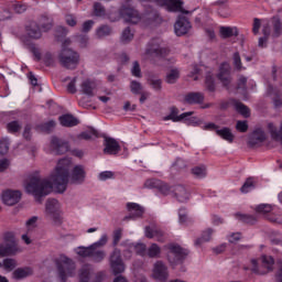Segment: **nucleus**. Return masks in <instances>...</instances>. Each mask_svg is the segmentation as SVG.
<instances>
[{
	"label": "nucleus",
	"mask_w": 282,
	"mask_h": 282,
	"mask_svg": "<svg viewBox=\"0 0 282 282\" xmlns=\"http://www.w3.org/2000/svg\"><path fill=\"white\" fill-rule=\"evenodd\" d=\"M72 166V160L62 159L58 161L55 172L51 175V181L47 178H41L33 176L25 184L26 193L34 195L36 202L41 204L43 197L55 187L57 193H65L67 191V184L69 182V169Z\"/></svg>",
	"instance_id": "1"
},
{
	"label": "nucleus",
	"mask_w": 282,
	"mask_h": 282,
	"mask_svg": "<svg viewBox=\"0 0 282 282\" xmlns=\"http://www.w3.org/2000/svg\"><path fill=\"white\" fill-rule=\"evenodd\" d=\"M52 28H54L52 19L43 15L40 22L31 21L26 23L24 30L28 39L39 41L40 39H43V32H50Z\"/></svg>",
	"instance_id": "2"
},
{
	"label": "nucleus",
	"mask_w": 282,
	"mask_h": 282,
	"mask_svg": "<svg viewBox=\"0 0 282 282\" xmlns=\"http://www.w3.org/2000/svg\"><path fill=\"white\" fill-rule=\"evenodd\" d=\"M69 41H65L58 54L59 65L65 69H76L80 65V54L69 47Z\"/></svg>",
	"instance_id": "3"
},
{
	"label": "nucleus",
	"mask_w": 282,
	"mask_h": 282,
	"mask_svg": "<svg viewBox=\"0 0 282 282\" xmlns=\"http://www.w3.org/2000/svg\"><path fill=\"white\" fill-rule=\"evenodd\" d=\"M55 263L62 282H67V276H74L76 272V263H74V260L65 256H61Z\"/></svg>",
	"instance_id": "4"
},
{
	"label": "nucleus",
	"mask_w": 282,
	"mask_h": 282,
	"mask_svg": "<svg viewBox=\"0 0 282 282\" xmlns=\"http://www.w3.org/2000/svg\"><path fill=\"white\" fill-rule=\"evenodd\" d=\"M166 249L169 250L167 261L173 268L184 263V260L188 257V250L177 243H170Z\"/></svg>",
	"instance_id": "5"
},
{
	"label": "nucleus",
	"mask_w": 282,
	"mask_h": 282,
	"mask_svg": "<svg viewBox=\"0 0 282 282\" xmlns=\"http://www.w3.org/2000/svg\"><path fill=\"white\" fill-rule=\"evenodd\" d=\"M144 56L147 58H164L169 56V50L162 47V40L160 37H154L147 44Z\"/></svg>",
	"instance_id": "6"
},
{
	"label": "nucleus",
	"mask_w": 282,
	"mask_h": 282,
	"mask_svg": "<svg viewBox=\"0 0 282 282\" xmlns=\"http://www.w3.org/2000/svg\"><path fill=\"white\" fill-rule=\"evenodd\" d=\"M274 268V258L271 256L262 257V265L259 267L257 259L251 260V268H245V270H251L253 274H268V272H272Z\"/></svg>",
	"instance_id": "7"
},
{
	"label": "nucleus",
	"mask_w": 282,
	"mask_h": 282,
	"mask_svg": "<svg viewBox=\"0 0 282 282\" xmlns=\"http://www.w3.org/2000/svg\"><path fill=\"white\" fill-rule=\"evenodd\" d=\"M107 241H109V238L107 235H102L101 238L93 243V249L90 251V259L95 261V263H100L105 260L106 253L104 250H100V248H104V246H107Z\"/></svg>",
	"instance_id": "8"
},
{
	"label": "nucleus",
	"mask_w": 282,
	"mask_h": 282,
	"mask_svg": "<svg viewBox=\"0 0 282 282\" xmlns=\"http://www.w3.org/2000/svg\"><path fill=\"white\" fill-rule=\"evenodd\" d=\"M156 4H159L160 8H164L167 12L188 14V11L184 9L183 0H156Z\"/></svg>",
	"instance_id": "9"
},
{
	"label": "nucleus",
	"mask_w": 282,
	"mask_h": 282,
	"mask_svg": "<svg viewBox=\"0 0 282 282\" xmlns=\"http://www.w3.org/2000/svg\"><path fill=\"white\" fill-rule=\"evenodd\" d=\"M148 188H156L161 195H171L173 194V186L169 185L164 181L158 178H151L145 182Z\"/></svg>",
	"instance_id": "10"
},
{
	"label": "nucleus",
	"mask_w": 282,
	"mask_h": 282,
	"mask_svg": "<svg viewBox=\"0 0 282 282\" xmlns=\"http://www.w3.org/2000/svg\"><path fill=\"white\" fill-rule=\"evenodd\" d=\"M110 267L113 274H122L124 272V262H122V256L120 250L115 249L110 256Z\"/></svg>",
	"instance_id": "11"
},
{
	"label": "nucleus",
	"mask_w": 282,
	"mask_h": 282,
	"mask_svg": "<svg viewBox=\"0 0 282 282\" xmlns=\"http://www.w3.org/2000/svg\"><path fill=\"white\" fill-rule=\"evenodd\" d=\"M45 209L47 215L51 216L55 224H61V214L58 213V200L55 198H48L46 200Z\"/></svg>",
	"instance_id": "12"
},
{
	"label": "nucleus",
	"mask_w": 282,
	"mask_h": 282,
	"mask_svg": "<svg viewBox=\"0 0 282 282\" xmlns=\"http://www.w3.org/2000/svg\"><path fill=\"white\" fill-rule=\"evenodd\" d=\"M121 17L124 18V21H127V23H140L142 15H140V12H138V10L131 8V7H122L121 8Z\"/></svg>",
	"instance_id": "13"
},
{
	"label": "nucleus",
	"mask_w": 282,
	"mask_h": 282,
	"mask_svg": "<svg viewBox=\"0 0 282 282\" xmlns=\"http://www.w3.org/2000/svg\"><path fill=\"white\" fill-rule=\"evenodd\" d=\"M51 149L56 153V155H64L69 151V143L59 139L58 137H52L51 139Z\"/></svg>",
	"instance_id": "14"
},
{
	"label": "nucleus",
	"mask_w": 282,
	"mask_h": 282,
	"mask_svg": "<svg viewBox=\"0 0 282 282\" xmlns=\"http://www.w3.org/2000/svg\"><path fill=\"white\" fill-rule=\"evenodd\" d=\"M191 21L186 17H178L177 21L174 24V31L176 36H184L191 31Z\"/></svg>",
	"instance_id": "15"
},
{
	"label": "nucleus",
	"mask_w": 282,
	"mask_h": 282,
	"mask_svg": "<svg viewBox=\"0 0 282 282\" xmlns=\"http://www.w3.org/2000/svg\"><path fill=\"white\" fill-rule=\"evenodd\" d=\"M2 202L7 206H14L21 202V192L7 189L2 193Z\"/></svg>",
	"instance_id": "16"
},
{
	"label": "nucleus",
	"mask_w": 282,
	"mask_h": 282,
	"mask_svg": "<svg viewBox=\"0 0 282 282\" xmlns=\"http://www.w3.org/2000/svg\"><path fill=\"white\" fill-rule=\"evenodd\" d=\"M218 79L223 83L224 87H230V64L224 62L219 67Z\"/></svg>",
	"instance_id": "17"
},
{
	"label": "nucleus",
	"mask_w": 282,
	"mask_h": 282,
	"mask_svg": "<svg viewBox=\"0 0 282 282\" xmlns=\"http://www.w3.org/2000/svg\"><path fill=\"white\" fill-rule=\"evenodd\" d=\"M104 147V153H106V155H118L120 151V143L113 138L106 137Z\"/></svg>",
	"instance_id": "18"
},
{
	"label": "nucleus",
	"mask_w": 282,
	"mask_h": 282,
	"mask_svg": "<svg viewBox=\"0 0 282 282\" xmlns=\"http://www.w3.org/2000/svg\"><path fill=\"white\" fill-rule=\"evenodd\" d=\"M204 100V93L199 91L187 93L183 98L184 105H203Z\"/></svg>",
	"instance_id": "19"
},
{
	"label": "nucleus",
	"mask_w": 282,
	"mask_h": 282,
	"mask_svg": "<svg viewBox=\"0 0 282 282\" xmlns=\"http://www.w3.org/2000/svg\"><path fill=\"white\" fill-rule=\"evenodd\" d=\"M180 109L177 107H171L170 108V115L164 117L163 120H172V122H182V120H185V118H188L189 116H193V111L184 112L181 116H178Z\"/></svg>",
	"instance_id": "20"
},
{
	"label": "nucleus",
	"mask_w": 282,
	"mask_h": 282,
	"mask_svg": "<svg viewBox=\"0 0 282 282\" xmlns=\"http://www.w3.org/2000/svg\"><path fill=\"white\" fill-rule=\"evenodd\" d=\"M153 276L156 279V281H166L169 279V271L166 269V265L162 263V261H158L154 264V270H153Z\"/></svg>",
	"instance_id": "21"
},
{
	"label": "nucleus",
	"mask_w": 282,
	"mask_h": 282,
	"mask_svg": "<svg viewBox=\"0 0 282 282\" xmlns=\"http://www.w3.org/2000/svg\"><path fill=\"white\" fill-rule=\"evenodd\" d=\"M127 208L130 213L124 219H140L144 215V208L137 203H128Z\"/></svg>",
	"instance_id": "22"
},
{
	"label": "nucleus",
	"mask_w": 282,
	"mask_h": 282,
	"mask_svg": "<svg viewBox=\"0 0 282 282\" xmlns=\"http://www.w3.org/2000/svg\"><path fill=\"white\" fill-rule=\"evenodd\" d=\"M172 191V195L177 199V202L181 204L188 202L191 194L187 193L186 187L183 185H174Z\"/></svg>",
	"instance_id": "23"
},
{
	"label": "nucleus",
	"mask_w": 282,
	"mask_h": 282,
	"mask_svg": "<svg viewBox=\"0 0 282 282\" xmlns=\"http://www.w3.org/2000/svg\"><path fill=\"white\" fill-rule=\"evenodd\" d=\"M86 176L87 172H85V166L83 165H76L72 171V182H74V184H83Z\"/></svg>",
	"instance_id": "24"
},
{
	"label": "nucleus",
	"mask_w": 282,
	"mask_h": 282,
	"mask_svg": "<svg viewBox=\"0 0 282 282\" xmlns=\"http://www.w3.org/2000/svg\"><path fill=\"white\" fill-rule=\"evenodd\" d=\"M265 142V132L262 129H256L249 139V147H257Z\"/></svg>",
	"instance_id": "25"
},
{
	"label": "nucleus",
	"mask_w": 282,
	"mask_h": 282,
	"mask_svg": "<svg viewBox=\"0 0 282 282\" xmlns=\"http://www.w3.org/2000/svg\"><path fill=\"white\" fill-rule=\"evenodd\" d=\"M18 252L19 247H17V243L0 245V257H12Z\"/></svg>",
	"instance_id": "26"
},
{
	"label": "nucleus",
	"mask_w": 282,
	"mask_h": 282,
	"mask_svg": "<svg viewBox=\"0 0 282 282\" xmlns=\"http://www.w3.org/2000/svg\"><path fill=\"white\" fill-rule=\"evenodd\" d=\"M33 273L34 271L32 270V268L25 267L15 269L12 274L13 279H15L17 281H21V279H28V276H32Z\"/></svg>",
	"instance_id": "27"
},
{
	"label": "nucleus",
	"mask_w": 282,
	"mask_h": 282,
	"mask_svg": "<svg viewBox=\"0 0 282 282\" xmlns=\"http://www.w3.org/2000/svg\"><path fill=\"white\" fill-rule=\"evenodd\" d=\"M59 123L62 127H77L80 123L73 115H63L59 117Z\"/></svg>",
	"instance_id": "28"
},
{
	"label": "nucleus",
	"mask_w": 282,
	"mask_h": 282,
	"mask_svg": "<svg viewBox=\"0 0 282 282\" xmlns=\"http://www.w3.org/2000/svg\"><path fill=\"white\" fill-rule=\"evenodd\" d=\"M82 94L94 97V89H96V84L89 79H86L80 85Z\"/></svg>",
	"instance_id": "29"
},
{
	"label": "nucleus",
	"mask_w": 282,
	"mask_h": 282,
	"mask_svg": "<svg viewBox=\"0 0 282 282\" xmlns=\"http://www.w3.org/2000/svg\"><path fill=\"white\" fill-rule=\"evenodd\" d=\"M232 105L238 113L240 116H243V118H250V108L248 106L243 105V102L239 100H232Z\"/></svg>",
	"instance_id": "30"
},
{
	"label": "nucleus",
	"mask_w": 282,
	"mask_h": 282,
	"mask_svg": "<svg viewBox=\"0 0 282 282\" xmlns=\"http://www.w3.org/2000/svg\"><path fill=\"white\" fill-rule=\"evenodd\" d=\"M220 34L223 39H230L231 36H239V29L232 26H221Z\"/></svg>",
	"instance_id": "31"
},
{
	"label": "nucleus",
	"mask_w": 282,
	"mask_h": 282,
	"mask_svg": "<svg viewBox=\"0 0 282 282\" xmlns=\"http://www.w3.org/2000/svg\"><path fill=\"white\" fill-rule=\"evenodd\" d=\"M236 218L238 219V221H241L242 224H248L249 226H253V224H257V216L254 215L236 214Z\"/></svg>",
	"instance_id": "32"
},
{
	"label": "nucleus",
	"mask_w": 282,
	"mask_h": 282,
	"mask_svg": "<svg viewBox=\"0 0 282 282\" xmlns=\"http://www.w3.org/2000/svg\"><path fill=\"white\" fill-rule=\"evenodd\" d=\"M216 134L219 135L223 140H226L227 142H234L235 134H232V131H230V128H223L220 130H216Z\"/></svg>",
	"instance_id": "33"
},
{
	"label": "nucleus",
	"mask_w": 282,
	"mask_h": 282,
	"mask_svg": "<svg viewBox=\"0 0 282 282\" xmlns=\"http://www.w3.org/2000/svg\"><path fill=\"white\" fill-rule=\"evenodd\" d=\"M161 252L162 249L160 248V246H158V243H152L147 250V257H149L150 259H155L160 257Z\"/></svg>",
	"instance_id": "34"
},
{
	"label": "nucleus",
	"mask_w": 282,
	"mask_h": 282,
	"mask_svg": "<svg viewBox=\"0 0 282 282\" xmlns=\"http://www.w3.org/2000/svg\"><path fill=\"white\" fill-rule=\"evenodd\" d=\"M213 237V229L208 228L203 231L200 238L196 239L195 246H202V243H206V241H210Z\"/></svg>",
	"instance_id": "35"
},
{
	"label": "nucleus",
	"mask_w": 282,
	"mask_h": 282,
	"mask_svg": "<svg viewBox=\"0 0 282 282\" xmlns=\"http://www.w3.org/2000/svg\"><path fill=\"white\" fill-rule=\"evenodd\" d=\"M23 128V126L21 124V121H10L7 124V130L9 133H19V131H21V129Z\"/></svg>",
	"instance_id": "36"
},
{
	"label": "nucleus",
	"mask_w": 282,
	"mask_h": 282,
	"mask_svg": "<svg viewBox=\"0 0 282 282\" xmlns=\"http://www.w3.org/2000/svg\"><path fill=\"white\" fill-rule=\"evenodd\" d=\"M56 127V121L51 120L48 122L42 123L39 126L40 131L43 133H52L54 131V128Z\"/></svg>",
	"instance_id": "37"
},
{
	"label": "nucleus",
	"mask_w": 282,
	"mask_h": 282,
	"mask_svg": "<svg viewBox=\"0 0 282 282\" xmlns=\"http://www.w3.org/2000/svg\"><path fill=\"white\" fill-rule=\"evenodd\" d=\"M191 172H192V175H194V177L202 180L203 177L206 176V166H204V165L195 166L191 170Z\"/></svg>",
	"instance_id": "38"
},
{
	"label": "nucleus",
	"mask_w": 282,
	"mask_h": 282,
	"mask_svg": "<svg viewBox=\"0 0 282 282\" xmlns=\"http://www.w3.org/2000/svg\"><path fill=\"white\" fill-rule=\"evenodd\" d=\"M254 188V178L248 177L243 185L240 187L241 193H250Z\"/></svg>",
	"instance_id": "39"
},
{
	"label": "nucleus",
	"mask_w": 282,
	"mask_h": 282,
	"mask_svg": "<svg viewBox=\"0 0 282 282\" xmlns=\"http://www.w3.org/2000/svg\"><path fill=\"white\" fill-rule=\"evenodd\" d=\"M177 78H180V70L177 69H172L167 75H166V83L169 85H174V83H177Z\"/></svg>",
	"instance_id": "40"
},
{
	"label": "nucleus",
	"mask_w": 282,
	"mask_h": 282,
	"mask_svg": "<svg viewBox=\"0 0 282 282\" xmlns=\"http://www.w3.org/2000/svg\"><path fill=\"white\" fill-rule=\"evenodd\" d=\"M91 250H93V245H90L89 247H79L77 250V254L79 257H83L84 259H87L91 257Z\"/></svg>",
	"instance_id": "41"
},
{
	"label": "nucleus",
	"mask_w": 282,
	"mask_h": 282,
	"mask_svg": "<svg viewBox=\"0 0 282 282\" xmlns=\"http://www.w3.org/2000/svg\"><path fill=\"white\" fill-rule=\"evenodd\" d=\"M145 237L148 239H153V237H162V230L151 228V227H145Z\"/></svg>",
	"instance_id": "42"
},
{
	"label": "nucleus",
	"mask_w": 282,
	"mask_h": 282,
	"mask_svg": "<svg viewBox=\"0 0 282 282\" xmlns=\"http://www.w3.org/2000/svg\"><path fill=\"white\" fill-rule=\"evenodd\" d=\"M93 8L95 17H105L107 14L105 7L100 2H95Z\"/></svg>",
	"instance_id": "43"
},
{
	"label": "nucleus",
	"mask_w": 282,
	"mask_h": 282,
	"mask_svg": "<svg viewBox=\"0 0 282 282\" xmlns=\"http://www.w3.org/2000/svg\"><path fill=\"white\" fill-rule=\"evenodd\" d=\"M121 41L123 43H131V41H133V32H131V28H126L123 30Z\"/></svg>",
	"instance_id": "44"
},
{
	"label": "nucleus",
	"mask_w": 282,
	"mask_h": 282,
	"mask_svg": "<svg viewBox=\"0 0 282 282\" xmlns=\"http://www.w3.org/2000/svg\"><path fill=\"white\" fill-rule=\"evenodd\" d=\"M205 87H206L207 91L215 93V90H216L215 78H213L212 75H207L205 77Z\"/></svg>",
	"instance_id": "45"
},
{
	"label": "nucleus",
	"mask_w": 282,
	"mask_h": 282,
	"mask_svg": "<svg viewBox=\"0 0 282 282\" xmlns=\"http://www.w3.org/2000/svg\"><path fill=\"white\" fill-rule=\"evenodd\" d=\"M272 210V205L270 204H261L256 207V213L260 215H268Z\"/></svg>",
	"instance_id": "46"
},
{
	"label": "nucleus",
	"mask_w": 282,
	"mask_h": 282,
	"mask_svg": "<svg viewBox=\"0 0 282 282\" xmlns=\"http://www.w3.org/2000/svg\"><path fill=\"white\" fill-rule=\"evenodd\" d=\"M111 34V26L102 25L97 30V36L104 39V36H109Z\"/></svg>",
	"instance_id": "47"
},
{
	"label": "nucleus",
	"mask_w": 282,
	"mask_h": 282,
	"mask_svg": "<svg viewBox=\"0 0 282 282\" xmlns=\"http://www.w3.org/2000/svg\"><path fill=\"white\" fill-rule=\"evenodd\" d=\"M78 138L82 140H91V138H98V131L96 129H90L88 132H82Z\"/></svg>",
	"instance_id": "48"
},
{
	"label": "nucleus",
	"mask_w": 282,
	"mask_h": 282,
	"mask_svg": "<svg viewBox=\"0 0 282 282\" xmlns=\"http://www.w3.org/2000/svg\"><path fill=\"white\" fill-rule=\"evenodd\" d=\"M234 66L237 69V72H241V69H246L243 67V64H241V55H239V52L234 53Z\"/></svg>",
	"instance_id": "49"
},
{
	"label": "nucleus",
	"mask_w": 282,
	"mask_h": 282,
	"mask_svg": "<svg viewBox=\"0 0 282 282\" xmlns=\"http://www.w3.org/2000/svg\"><path fill=\"white\" fill-rule=\"evenodd\" d=\"M130 91H132L134 95H140L142 91V84L138 80H132L130 83Z\"/></svg>",
	"instance_id": "50"
},
{
	"label": "nucleus",
	"mask_w": 282,
	"mask_h": 282,
	"mask_svg": "<svg viewBox=\"0 0 282 282\" xmlns=\"http://www.w3.org/2000/svg\"><path fill=\"white\" fill-rule=\"evenodd\" d=\"M282 32V23L281 20H273V36L279 37Z\"/></svg>",
	"instance_id": "51"
},
{
	"label": "nucleus",
	"mask_w": 282,
	"mask_h": 282,
	"mask_svg": "<svg viewBox=\"0 0 282 282\" xmlns=\"http://www.w3.org/2000/svg\"><path fill=\"white\" fill-rule=\"evenodd\" d=\"M131 74L135 78H142V69L140 68V63L138 61L133 62Z\"/></svg>",
	"instance_id": "52"
},
{
	"label": "nucleus",
	"mask_w": 282,
	"mask_h": 282,
	"mask_svg": "<svg viewBox=\"0 0 282 282\" xmlns=\"http://www.w3.org/2000/svg\"><path fill=\"white\" fill-rule=\"evenodd\" d=\"M66 25H69V28H76L78 20L76 19V15L68 13L65 15Z\"/></svg>",
	"instance_id": "53"
},
{
	"label": "nucleus",
	"mask_w": 282,
	"mask_h": 282,
	"mask_svg": "<svg viewBox=\"0 0 282 282\" xmlns=\"http://www.w3.org/2000/svg\"><path fill=\"white\" fill-rule=\"evenodd\" d=\"M89 267H84L79 273V282H89Z\"/></svg>",
	"instance_id": "54"
},
{
	"label": "nucleus",
	"mask_w": 282,
	"mask_h": 282,
	"mask_svg": "<svg viewBox=\"0 0 282 282\" xmlns=\"http://www.w3.org/2000/svg\"><path fill=\"white\" fill-rule=\"evenodd\" d=\"M273 105L274 107H282V95L276 89H273Z\"/></svg>",
	"instance_id": "55"
},
{
	"label": "nucleus",
	"mask_w": 282,
	"mask_h": 282,
	"mask_svg": "<svg viewBox=\"0 0 282 282\" xmlns=\"http://www.w3.org/2000/svg\"><path fill=\"white\" fill-rule=\"evenodd\" d=\"M44 64L46 67H54V65H56V59H54V55H52V53H46L44 55Z\"/></svg>",
	"instance_id": "56"
},
{
	"label": "nucleus",
	"mask_w": 282,
	"mask_h": 282,
	"mask_svg": "<svg viewBox=\"0 0 282 282\" xmlns=\"http://www.w3.org/2000/svg\"><path fill=\"white\" fill-rule=\"evenodd\" d=\"M149 85H151L152 89L155 91H162V79H149Z\"/></svg>",
	"instance_id": "57"
},
{
	"label": "nucleus",
	"mask_w": 282,
	"mask_h": 282,
	"mask_svg": "<svg viewBox=\"0 0 282 282\" xmlns=\"http://www.w3.org/2000/svg\"><path fill=\"white\" fill-rule=\"evenodd\" d=\"M134 251L140 256V257H147V245L144 243H138L134 246Z\"/></svg>",
	"instance_id": "58"
},
{
	"label": "nucleus",
	"mask_w": 282,
	"mask_h": 282,
	"mask_svg": "<svg viewBox=\"0 0 282 282\" xmlns=\"http://www.w3.org/2000/svg\"><path fill=\"white\" fill-rule=\"evenodd\" d=\"M3 265L6 270H14L17 268V260L14 259H4Z\"/></svg>",
	"instance_id": "59"
},
{
	"label": "nucleus",
	"mask_w": 282,
	"mask_h": 282,
	"mask_svg": "<svg viewBox=\"0 0 282 282\" xmlns=\"http://www.w3.org/2000/svg\"><path fill=\"white\" fill-rule=\"evenodd\" d=\"M236 129L240 133H246V131H248V121H241V120L237 121Z\"/></svg>",
	"instance_id": "60"
},
{
	"label": "nucleus",
	"mask_w": 282,
	"mask_h": 282,
	"mask_svg": "<svg viewBox=\"0 0 282 282\" xmlns=\"http://www.w3.org/2000/svg\"><path fill=\"white\" fill-rule=\"evenodd\" d=\"M120 239H122V229L119 228V229H116L113 231V241H112V245L113 246H118V243H120Z\"/></svg>",
	"instance_id": "61"
},
{
	"label": "nucleus",
	"mask_w": 282,
	"mask_h": 282,
	"mask_svg": "<svg viewBox=\"0 0 282 282\" xmlns=\"http://www.w3.org/2000/svg\"><path fill=\"white\" fill-rule=\"evenodd\" d=\"M10 147H8V141H0V160L3 155L8 154Z\"/></svg>",
	"instance_id": "62"
},
{
	"label": "nucleus",
	"mask_w": 282,
	"mask_h": 282,
	"mask_svg": "<svg viewBox=\"0 0 282 282\" xmlns=\"http://www.w3.org/2000/svg\"><path fill=\"white\" fill-rule=\"evenodd\" d=\"M112 177H113V172L111 171H105L99 174V180L101 182H107V180H112Z\"/></svg>",
	"instance_id": "63"
},
{
	"label": "nucleus",
	"mask_w": 282,
	"mask_h": 282,
	"mask_svg": "<svg viewBox=\"0 0 282 282\" xmlns=\"http://www.w3.org/2000/svg\"><path fill=\"white\" fill-rule=\"evenodd\" d=\"M67 91L68 94H76V77H74L70 83L67 85Z\"/></svg>",
	"instance_id": "64"
}]
</instances>
